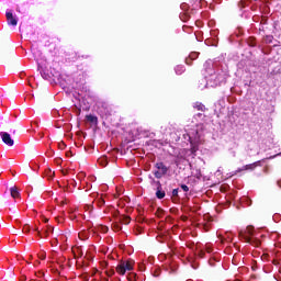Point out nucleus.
<instances>
[{"label": "nucleus", "mask_w": 281, "mask_h": 281, "mask_svg": "<svg viewBox=\"0 0 281 281\" xmlns=\"http://www.w3.org/2000/svg\"><path fill=\"white\" fill-rule=\"evenodd\" d=\"M183 137L191 144V151L196 153L199 150V144L203 142V124H195L192 127H187Z\"/></svg>", "instance_id": "nucleus-1"}, {"label": "nucleus", "mask_w": 281, "mask_h": 281, "mask_svg": "<svg viewBox=\"0 0 281 281\" xmlns=\"http://www.w3.org/2000/svg\"><path fill=\"white\" fill-rule=\"evenodd\" d=\"M239 236L250 245L255 247H260V239L256 238V233L254 232L252 226H248L245 231L239 232Z\"/></svg>", "instance_id": "nucleus-2"}, {"label": "nucleus", "mask_w": 281, "mask_h": 281, "mask_svg": "<svg viewBox=\"0 0 281 281\" xmlns=\"http://www.w3.org/2000/svg\"><path fill=\"white\" fill-rule=\"evenodd\" d=\"M135 261L130 259L127 261H121V265L116 266V273L119 276H126V271H133Z\"/></svg>", "instance_id": "nucleus-3"}, {"label": "nucleus", "mask_w": 281, "mask_h": 281, "mask_svg": "<svg viewBox=\"0 0 281 281\" xmlns=\"http://www.w3.org/2000/svg\"><path fill=\"white\" fill-rule=\"evenodd\" d=\"M155 168L157 169L154 175L156 179H161V177H165V175H168V167L164 165V162H157L155 165Z\"/></svg>", "instance_id": "nucleus-4"}, {"label": "nucleus", "mask_w": 281, "mask_h": 281, "mask_svg": "<svg viewBox=\"0 0 281 281\" xmlns=\"http://www.w3.org/2000/svg\"><path fill=\"white\" fill-rule=\"evenodd\" d=\"M0 137L7 146H14V139H12V136L8 132H1Z\"/></svg>", "instance_id": "nucleus-5"}, {"label": "nucleus", "mask_w": 281, "mask_h": 281, "mask_svg": "<svg viewBox=\"0 0 281 281\" xmlns=\"http://www.w3.org/2000/svg\"><path fill=\"white\" fill-rule=\"evenodd\" d=\"M8 25H13V27H16L19 25V20L12 14V12L7 11L5 13Z\"/></svg>", "instance_id": "nucleus-6"}, {"label": "nucleus", "mask_w": 281, "mask_h": 281, "mask_svg": "<svg viewBox=\"0 0 281 281\" xmlns=\"http://www.w3.org/2000/svg\"><path fill=\"white\" fill-rule=\"evenodd\" d=\"M156 186H157V191H156L157 199H164L166 196V191L161 189V182L157 181Z\"/></svg>", "instance_id": "nucleus-7"}, {"label": "nucleus", "mask_w": 281, "mask_h": 281, "mask_svg": "<svg viewBox=\"0 0 281 281\" xmlns=\"http://www.w3.org/2000/svg\"><path fill=\"white\" fill-rule=\"evenodd\" d=\"M199 58V53L198 52H193L189 55V57L186 59V63L188 65H192V60H196Z\"/></svg>", "instance_id": "nucleus-8"}, {"label": "nucleus", "mask_w": 281, "mask_h": 281, "mask_svg": "<svg viewBox=\"0 0 281 281\" xmlns=\"http://www.w3.org/2000/svg\"><path fill=\"white\" fill-rule=\"evenodd\" d=\"M10 192L12 199H19L21 196V192H19V189L16 187H11Z\"/></svg>", "instance_id": "nucleus-9"}, {"label": "nucleus", "mask_w": 281, "mask_h": 281, "mask_svg": "<svg viewBox=\"0 0 281 281\" xmlns=\"http://www.w3.org/2000/svg\"><path fill=\"white\" fill-rule=\"evenodd\" d=\"M87 122H90L91 124H95V122H98V117H95L92 114H89L86 116Z\"/></svg>", "instance_id": "nucleus-10"}, {"label": "nucleus", "mask_w": 281, "mask_h": 281, "mask_svg": "<svg viewBox=\"0 0 281 281\" xmlns=\"http://www.w3.org/2000/svg\"><path fill=\"white\" fill-rule=\"evenodd\" d=\"M175 71H176V74L178 75V76H181V74H183V71H186V67L184 66H177L176 68H175Z\"/></svg>", "instance_id": "nucleus-11"}, {"label": "nucleus", "mask_w": 281, "mask_h": 281, "mask_svg": "<svg viewBox=\"0 0 281 281\" xmlns=\"http://www.w3.org/2000/svg\"><path fill=\"white\" fill-rule=\"evenodd\" d=\"M256 166H258V162L246 165L241 170H254V168H256Z\"/></svg>", "instance_id": "nucleus-12"}, {"label": "nucleus", "mask_w": 281, "mask_h": 281, "mask_svg": "<svg viewBox=\"0 0 281 281\" xmlns=\"http://www.w3.org/2000/svg\"><path fill=\"white\" fill-rule=\"evenodd\" d=\"M31 229L30 224H24L22 227V234H30Z\"/></svg>", "instance_id": "nucleus-13"}, {"label": "nucleus", "mask_w": 281, "mask_h": 281, "mask_svg": "<svg viewBox=\"0 0 281 281\" xmlns=\"http://www.w3.org/2000/svg\"><path fill=\"white\" fill-rule=\"evenodd\" d=\"M137 278V273L131 272L127 274V280L128 281H136L135 279Z\"/></svg>", "instance_id": "nucleus-14"}, {"label": "nucleus", "mask_w": 281, "mask_h": 281, "mask_svg": "<svg viewBox=\"0 0 281 281\" xmlns=\"http://www.w3.org/2000/svg\"><path fill=\"white\" fill-rule=\"evenodd\" d=\"M194 109H198V111H205V105L202 103H195Z\"/></svg>", "instance_id": "nucleus-15"}, {"label": "nucleus", "mask_w": 281, "mask_h": 281, "mask_svg": "<svg viewBox=\"0 0 281 281\" xmlns=\"http://www.w3.org/2000/svg\"><path fill=\"white\" fill-rule=\"evenodd\" d=\"M180 19L181 21H188V19H190V15L188 13H181Z\"/></svg>", "instance_id": "nucleus-16"}, {"label": "nucleus", "mask_w": 281, "mask_h": 281, "mask_svg": "<svg viewBox=\"0 0 281 281\" xmlns=\"http://www.w3.org/2000/svg\"><path fill=\"white\" fill-rule=\"evenodd\" d=\"M99 164L104 167V166H106V164H109V162L106 161V158H100V159H99Z\"/></svg>", "instance_id": "nucleus-17"}, {"label": "nucleus", "mask_w": 281, "mask_h": 281, "mask_svg": "<svg viewBox=\"0 0 281 281\" xmlns=\"http://www.w3.org/2000/svg\"><path fill=\"white\" fill-rule=\"evenodd\" d=\"M181 190H183V192H189L190 188L186 184H181Z\"/></svg>", "instance_id": "nucleus-18"}, {"label": "nucleus", "mask_w": 281, "mask_h": 281, "mask_svg": "<svg viewBox=\"0 0 281 281\" xmlns=\"http://www.w3.org/2000/svg\"><path fill=\"white\" fill-rule=\"evenodd\" d=\"M172 196H179V189L172 190Z\"/></svg>", "instance_id": "nucleus-19"}, {"label": "nucleus", "mask_w": 281, "mask_h": 281, "mask_svg": "<svg viewBox=\"0 0 281 281\" xmlns=\"http://www.w3.org/2000/svg\"><path fill=\"white\" fill-rule=\"evenodd\" d=\"M204 256H205V251H204V250H200V251H199V257H200V258H204Z\"/></svg>", "instance_id": "nucleus-20"}, {"label": "nucleus", "mask_w": 281, "mask_h": 281, "mask_svg": "<svg viewBox=\"0 0 281 281\" xmlns=\"http://www.w3.org/2000/svg\"><path fill=\"white\" fill-rule=\"evenodd\" d=\"M206 87H213L212 85H210V82L209 81H206V85L204 86V87H201L200 86V89H205Z\"/></svg>", "instance_id": "nucleus-21"}, {"label": "nucleus", "mask_w": 281, "mask_h": 281, "mask_svg": "<svg viewBox=\"0 0 281 281\" xmlns=\"http://www.w3.org/2000/svg\"><path fill=\"white\" fill-rule=\"evenodd\" d=\"M124 223H125V225H128V223H131V217H125Z\"/></svg>", "instance_id": "nucleus-22"}, {"label": "nucleus", "mask_w": 281, "mask_h": 281, "mask_svg": "<svg viewBox=\"0 0 281 281\" xmlns=\"http://www.w3.org/2000/svg\"><path fill=\"white\" fill-rule=\"evenodd\" d=\"M180 8H181V10H186V9L188 8V4L182 3V4L180 5Z\"/></svg>", "instance_id": "nucleus-23"}, {"label": "nucleus", "mask_w": 281, "mask_h": 281, "mask_svg": "<svg viewBox=\"0 0 281 281\" xmlns=\"http://www.w3.org/2000/svg\"><path fill=\"white\" fill-rule=\"evenodd\" d=\"M99 205H104V199L102 198L99 199Z\"/></svg>", "instance_id": "nucleus-24"}, {"label": "nucleus", "mask_w": 281, "mask_h": 281, "mask_svg": "<svg viewBox=\"0 0 281 281\" xmlns=\"http://www.w3.org/2000/svg\"><path fill=\"white\" fill-rule=\"evenodd\" d=\"M138 269H139V271H144V265H143V263H139V265H138Z\"/></svg>", "instance_id": "nucleus-25"}, {"label": "nucleus", "mask_w": 281, "mask_h": 281, "mask_svg": "<svg viewBox=\"0 0 281 281\" xmlns=\"http://www.w3.org/2000/svg\"><path fill=\"white\" fill-rule=\"evenodd\" d=\"M65 143H59V148L63 150V148H65Z\"/></svg>", "instance_id": "nucleus-26"}, {"label": "nucleus", "mask_w": 281, "mask_h": 281, "mask_svg": "<svg viewBox=\"0 0 281 281\" xmlns=\"http://www.w3.org/2000/svg\"><path fill=\"white\" fill-rule=\"evenodd\" d=\"M206 252L212 254V248L206 246Z\"/></svg>", "instance_id": "nucleus-27"}, {"label": "nucleus", "mask_w": 281, "mask_h": 281, "mask_svg": "<svg viewBox=\"0 0 281 281\" xmlns=\"http://www.w3.org/2000/svg\"><path fill=\"white\" fill-rule=\"evenodd\" d=\"M34 232H37V234L41 235V231H38V227H35Z\"/></svg>", "instance_id": "nucleus-28"}, {"label": "nucleus", "mask_w": 281, "mask_h": 281, "mask_svg": "<svg viewBox=\"0 0 281 281\" xmlns=\"http://www.w3.org/2000/svg\"><path fill=\"white\" fill-rule=\"evenodd\" d=\"M211 35H212V36H216V31H212V32H211Z\"/></svg>", "instance_id": "nucleus-29"}, {"label": "nucleus", "mask_w": 281, "mask_h": 281, "mask_svg": "<svg viewBox=\"0 0 281 281\" xmlns=\"http://www.w3.org/2000/svg\"><path fill=\"white\" fill-rule=\"evenodd\" d=\"M204 229H205V232H207L210 229V226L204 225Z\"/></svg>", "instance_id": "nucleus-30"}, {"label": "nucleus", "mask_w": 281, "mask_h": 281, "mask_svg": "<svg viewBox=\"0 0 281 281\" xmlns=\"http://www.w3.org/2000/svg\"><path fill=\"white\" fill-rule=\"evenodd\" d=\"M21 281H25L26 280V278L25 277H21V279H20Z\"/></svg>", "instance_id": "nucleus-31"}, {"label": "nucleus", "mask_w": 281, "mask_h": 281, "mask_svg": "<svg viewBox=\"0 0 281 281\" xmlns=\"http://www.w3.org/2000/svg\"><path fill=\"white\" fill-rule=\"evenodd\" d=\"M198 117H203V114H202V113H199V114H198Z\"/></svg>", "instance_id": "nucleus-32"}, {"label": "nucleus", "mask_w": 281, "mask_h": 281, "mask_svg": "<svg viewBox=\"0 0 281 281\" xmlns=\"http://www.w3.org/2000/svg\"><path fill=\"white\" fill-rule=\"evenodd\" d=\"M228 240H232V237L227 236Z\"/></svg>", "instance_id": "nucleus-33"}, {"label": "nucleus", "mask_w": 281, "mask_h": 281, "mask_svg": "<svg viewBox=\"0 0 281 281\" xmlns=\"http://www.w3.org/2000/svg\"><path fill=\"white\" fill-rule=\"evenodd\" d=\"M221 240H222V243H223V240H225V237H223Z\"/></svg>", "instance_id": "nucleus-34"}, {"label": "nucleus", "mask_w": 281, "mask_h": 281, "mask_svg": "<svg viewBox=\"0 0 281 281\" xmlns=\"http://www.w3.org/2000/svg\"><path fill=\"white\" fill-rule=\"evenodd\" d=\"M251 45V47H254L256 44H250Z\"/></svg>", "instance_id": "nucleus-35"}, {"label": "nucleus", "mask_w": 281, "mask_h": 281, "mask_svg": "<svg viewBox=\"0 0 281 281\" xmlns=\"http://www.w3.org/2000/svg\"><path fill=\"white\" fill-rule=\"evenodd\" d=\"M104 229H105V232H106V229H109V228L105 227Z\"/></svg>", "instance_id": "nucleus-36"}]
</instances>
